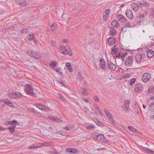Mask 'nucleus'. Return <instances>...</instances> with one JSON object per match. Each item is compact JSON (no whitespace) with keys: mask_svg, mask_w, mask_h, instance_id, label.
Wrapping results in <instances>:
<instances>
[{"mask_svg":"<svg viewBox=\"0 0 154 154\" xmlns=\"http://www.w3.org/2000/svg\"><path fill=\"white\" fill-rule=\"evenodd\" d=\"M147 56L149 58H150L153 57L154 55V51L152 50L148 49Z\"/></svg>","mask_w":154,"mask_h":154,"instance_id":"obj_19","label":"nucleus"},{"mask_svg":"<svg viewBox=\"0 0 154 154\" xmlns=\"http://www.w3.org/2000/svg\"><path fill=\"white\" fill-rule=\"evenodd\" d=\"M124 105H125V107L126 109V111H128L129 109V105H127V104Z\"/></svg>","mask_w":154,"mask_h":154,"instance_id":"obj_52","label":"nucleus"},{"mask_svg":"<svg viewBox=\"0 0 154 154\" xmlns=\"http://www.w3.org/2000/svg\"><path fill=\"white\" fill-rule=\"evenodd\" d=\"M94 121L95 123L99 126L101 127H103L104 126V125L101 122L99 121L97 119H94Z\"/></svg>","mask_w":154,"mask_h":154,"instance_id":"obj_18","label":"nucleus"},{"mask_svg":"<svg viewBox=\"0 0 154 154\" xmlns=\"http://www.w3.org/2000/svg\"><path fill=\"white\" fill-rule=\"evenodd\" d=\"M111 25L113 27L116 28L119 27V24L117 20H114L111 22Z\"/></svg>","mask_w":154,"mask_h":154,"instance_id":"obj_16","label":"nucleus"},{"mask_svg":"<svg viewBox=\"0 0 154 154\" xmlns=\"http://www.w3.org/2000/svg\"><path fill=\"white\" fill-rule=\"evenodd\" d=\"M128 54V53L127 52L124 53L121 56L122 59L123 60H124V58L125 56Z\"/></svg>","mask_w":154,"mask_h":154,"instance_id":"obj_46","label":"nucleus"},{"mask_svg":"<svg viewBox=\"0 0 154 154\" xmlns=\"http://www.w3.org/2000/svg\"><path fill=\"white\" fill-rule=\"evenodd\" d=\"M122 53H117L116 55L115 56V57L116 58H119L121 57L120 55Z\"/></svg>","mask_w":154,"mask_h":154,"instance_id":"obj_44","label":"nucleus"},{"mask_svg":"<svg viewBox=\"0 0 154 154\" xmlns=\"http://www.w3.org/2000/svg\"><path fill=\"white\" fill-rule=\"evenodd\" d=\"M110 12V11L109 9H107L105 11V15L108 16V15Z\"/></svg>","mask_w":154,"mask_h":154,"instance_id":"obj_49","label":"nucleus"},{"mask_svg":"<svg viewBox=\"0 0 154 154\" xmlns=\"http://www.w3.org/2000/svg\"><path fill=\"white\" fill-rule=\"evenodd\" d=\"M63 42L65 43H67L69 42V40L67 39H64L63 40Z\"/></svg>","mask_w":154,"mask_h":154,"instance_id":"obj_64","label":"nucleus"},{"mask_svg":"<svg viewBox=\"0 0 154 154\" xmlns=\"http://www.w3.org/2000/svg\"><path fill=\"white\" fill-rule=\"evenodd\" d=\"M143 149L144 150V151H145L148 153L153 154V152H154L150 149H147V148L144 147V148Z\"/></svg>","mask_w":154,"mask_h":154,"instance_id":"obj_31","label":"nucleus"},{"mask_svg":"<svg viewBox=\"0 0 154 154\" xmlns=\"http://www.w3.org/2000/svg\"><path fill=\"white\" fill-rule=\"evenodd\" d=\"M129 130L131 131L134 132L135 133H137V129L135 128H134L133 127L131 126H129L128 127Z\"/></svg>","mask_w":154,"mask_h":154,"instance_id":"obj_28","label":"nucleus"},{"mask_svg":"<svg viewBox=\"0 0 154 154\" xmlns=\"http://www.w3.org/2000/svg\"><path fill=\"white\" fill-rule=\"evenodd\" d=\"M130 104V102L128 100H125V101L124 105L127 104V105H129Z\"/></svg>","mask_w":154,"mask_h":154,"instance_id":"obj_55","label":"nucleus"},{"mask_svg":"<svg viewBox=\"0 0 154 154\" xmlns=\"http://www.w3.org/2000/svg\"><path fill=\"white\" fill-rule=\"evenodd\" d=\"M95 127V126L92 125H88L86 127V128L87 129H91L92 128H94Z\"/></svg>","mask_w":154,"mask_h":154,"instance_id":"obj_37","label":"nucleus"},{"mask_svg":"<svg viewBox=\"0 0 154 154\" xmlns=\"http://www.w3.org/2000/svg\"><path fill=\"white\" fill-rule=\"evenodd\" d=\"M101 67L103 69H106L105 66V63L104 59L103 58H100V60Z\"/></svg>","mask_w":154,"mask_h":154,"instance_id":"obj_15","label":"nucleus"},{"mask_svg":"<svg viewBox=\"0 0 154 154\" xmlns=\"http://www.w3.org/2000/svg\"><path fill=\"white\" fill-rule=\"evenodd\" d=\"M154 89V88L153 87L152 88H149L147 90V93H149V92H153V90Z\"/></svg>","mask_w":154,"mask_h":154,"instance_id":"obj_41","label":"nucleus"},{"mask_svg":"<svg viewBox=\"0 0 154 154\" xmlns=\"http://www.w3.org/2000/svg\"><path fill=\"white\" fill-rule=\"evenodd\" d=\"M66 48L64 46H61L59 48L60 52L61 51H64V49H66Z\"/></svg>","mask_w":154,"mask_h":154,"instance_id":"obj_38","label":"nucleus"},{"mask_svg":"<svg viewBox=\"0 0 154 154\" xmlns=\"http://www.w3.org/2000/svg\"><path fill=\"white\" fill-rule=\"evenodd\" d=\"M145 56V54L143 53L137 54L135 56V60L137 63H139L142 59H144V57Z\"/></svg>","mask_w":154,"mask_h":154,"instance_id":"obj_2","label":"nucleus"},{"mask_svg":"<svg viewBox=\"0 0 154 154\" xmlns=\"http://www.w3.org/2000/svg\"><path fill=\"white\" fill-rule=\"evenodd\" d=\"M110 120L111 121H112V122L113 123L114 122V120H113V118L111 116H110Z\"/></svg>","mask_w":154,"mask_h":154,"instance_id":"obj_63","label":"nucleus"},{"mask_svg":"<svg viewBox=\"0 0 154 154\" xmlns=\"http://www.w3.org/2000/svg\"><path fill=\"white\" fill-rule=\"evenodd\" d=\"M125 14L127 17L130 19H132L133 18V15L132 12L130 9L127 10L125 12Z\"/></svg>","mask_w":154,"mask_h":154,"instance_id":"obj_8","label":"nucleus"},{"mask_svg":"<svg viewBox=\"0 0 154 154\" xmlns=\"http://www.w3.org/2000/svg\"><path fill=\"white\" fill-rule=\"evenodd\" d=\"M81 92L82 93V94L86 96L87 95L86 90V89L84 88H82L81 90Z\"/></svg>","mask_w":154,"mask_h":154,"instance_id":"obj_30","label":"nucleus"},{"mask_svg":"<svg viewBox=\"0 0 154 154\" xmlns=\"http://www.w3.org/2000/svg\"><path fill=\"white\" fill-rule=\"evenodd\" d=\"M142 85L140 84H138L135 85V90L136 92H140L143 90Z\"/></svg>","mask_w":154,"mask_h":154,"instance_id":"obj_9","label":"nucleus"},{"mask_svg":"<svg viewBox=\"0 0 154 154\" xmlns=\"http://www.w3.org/2000/svg\"><path fill=\"white\" fill-rule=\"evenodd\" d=\"M94 101L96 102H98L99 101V99L98 97L96 95L94 97Z\"/></svg>","mask_w":154,"mask_h":154,"instance_id":"obj_43","label":"nucleus"},{"mask_svg":"<svg viewBox=\"0 0 154 154\" xmlns=\"http://www.w3.org/2000/svg\"><path fill=\"white\" fill-rule=\"evenodd\" d=\"M29 29H24L22 31L21 34H23V33H27L29 31Z\"/></svg>","mask_w":154,"mask_h":154,"instance_id":"obj_36","label":"nucleus"},{"mask_svg":"<svg viewBox=\"0 0 154 154\" xmlns=\"http://www.w3.org/2000/svg\"><path fill=\"white\" fill-rule=\"evenodd\" d=\"M14 93L15 99H18L22 96V94L19 92L15 91Z\"/></svg>","mask_w":154,"mask_h":154,"instance_id":"obj_22","label":"nucleus"},{"mask_svg":"<svg viewBox=\"0 0 154 154\" xmlns=\"http://www.w3.org/2000/svg\"><path fill=\"white\" fill-rule=\"evenodd\" d=\"M133 57L132 56H128L126 59L125 63L127 66H131L133 63Z\"/></svg>","mask_w":154,"mask_h":154,"instance_id":"obj_4","label":"nucleus"},{"mask_svg":"<svg viewBox=\"0 0 154 154\" xmlns=\"http://www.w3.org/2000/svg\"><path fill=\"white\" fill-rule=\"evenodd\" d=\"M136 79H135V78H133L131 79H130V84H129L130 85H134V83L136 81Z\"/></svg>","mask_w":154,"mask_h":154,"instance_id":"obj_32","label":"nucleus"},{"mask_svg":"<svg viewBox=\"0 0 154 154\" xmlns=\"http://www.w3.org/2000/svg\"><path fill=\"white\" fill-rule=\"evenodd\" d=\"M42 146H49V143H46L45 142L44 143H39L36 144V148H39Z\"/></svg>","mask_w":154,"mask_h":154,"instance_id":"obj_20","label":"nucleus"},{"mask_svg":"<svg viewBox=\"0 0 154 154\" xmlns=\"http://www.w3.org/2000/svg\"><path fill=\"white\" fill-rule=\"evenodd\" d=\"M84 107L85 108V112H89V109L88 108H87L85 106H84Z\"/></svg>","mask_w":154,"mask_h":154,"instance_id":"obj_58","label":"nucleus"},{"mask_svg":"<svg viewBox=\"0 0 154 154\" xmlns=\"http://www.w3.org/2000/svg\"><path fill=\"white\" fill-rule=\"evenodd\" d=\"M131 8L135 11H137L138 10V5L134 3H132L131 4Z\"/></svg>","mask_w":154,"mask_h":154,"instance_id":"obj_17","label":"nucleus"},{"mask_svg":"<svg viewBox=\"0 0 154 154\" xmlns=\"http://www.w3.org/2000/svg\"><path fill=\"white\" fill-rule=\"evenodd\" d=\"M109 67L112 70H114L116 68V66L114 64H113L112 66H110Z\"/></svg>","mask_w":154,"mask_h":154,"instance_id":"obj_39","label":"nucleus"},{"mask_svg":"<svg viewBox=\"0 0 154 154\" xmlns=\"http://www.w3.org/2000/svg\"><path fill=\"white\" fill-rule=\"evenodd\" d=\"M34 35L33 33H31L29 34L27 36V39L29 40H31L34 39Z\"/></svg>","mask_w":154,"mask_h":154,"instance_id":"obj_26","label":"nucleus"},{"mask_svg":"<svg viewBox=\"0 0 154 154\" xmlns=\"http://www.w3.org/2000/svg\"><path fill=\"white\" fill-rule=\"evenodd\" d=\"M94 107L95 109H97V110H99V107L96 104H94Z\"/></svg>","mask_w":154,"mask_h":154,"instance_id":"obj_62","label":"nucleus"},{"mask_svg":"<svg viewBox=\"0 0 154 154\" xmlns=\"http://www.w3.org/2000/svg\"><path fill=\"white\" fill-rule=\"evenodd\" d=\"M107 41V43L110 45H113L115 43L116 40L113 37H111L108 38Z\"/></svg>","mask_w":154,"mask_h":154,"instance_id":"obj_10","label":"nucleus"},{"mask_svg":"<svg viewBox=\"0 0 154 154\" xmlns=\"http://www.w3.org/2000/svg\"><path fill=\"white\" fill-rule=\"evenodd\" d=\"M9 97L11 98L15 99V95L14 92L10 93L8 95Z\"/></svg>","mask_w":154,"mask_h":154,"instance_id":"obj_34","label":"nucleus"},{"mask_svg":"<svg viewBox=\"0 0 154 154\" xmlns=\"http://www.w3.org/2000/svg\"><path fill=\"white\" fill-rule=\"evenodd\" d=\"M1 102H4L6 105H8L11 107L13 106V104L8 99H2L0 100Z\"/></svg>","mask_w":154,"mask_h":154,"instance_id":"obj_12","label":"nucleus"},{"mask_svg":"<svg viewBox=\"0 0 154 154\" xmlns=\"http://www.w3.org/2000/svg\"><path fill=\"white\" fill-rule=\"evenodd\" d=\"M123 78L125 79H128L130 77V75L128 74H126L125 75H124Z\"/></svg>","mask_w":154,"mask_h":154,"instance_id":"obj_51","label":"nucleus"},{"mask_svg":"<svg viewBox=\"0 0 154 154\" xmlns=\"http://www.w3.org/2000/svg\"><path fill=\"white\" fill-rule=\"evenodd\" d=\"M108 16L105 15H103V20L104 21H106L107 20Z\"/></svg>","mask_w":154,"mask_h":154,"instance_id":"obj_47","label":"nucleus"},{"mask_svg":"<svg viewBox=\"0 0 154 154\" xmlns=\"http://www.w3.org/2000/svg\"><path fill=\"white\" fill-rule=\"evenodd\" d=\"M17 122L16 120H14L12 121H9L8 122V124H17Z\"/></svg>","mask_w":154,"mask_h":154,"instance_id":"obj_35","label":"nucleus"},{"mask_svg":"<svg viewBox=\"0 0 154 154\" xmlns=\"http://www.w3.org/2000/svg\"><path fill=\"white\" fill-rule=\"evenodd\" d=\"M29 148L30 149H34L36 148V145H32L30 146L29 147Z\"/></svg>","mask_w":154,"mask_h":154,"instance_id":"obj_48","label":"nucleus"},{"mask_svg":"<svg viewBox=\"0 0 154 154\" xmlns=\"http://www.w3.org/2000/svg\"><path fill=\"white\" fill-rule=\"evenodd\" d=\"M110 35L112 36H114L116 35L117 32L116 30L114 28H111L110 30Z\"/></svg>","mask_w":154,"mask_h":154,"instance_id":"obj_21","label":"nucleus"},{"mask_svg":"<svg viewBox=\"0 0 154 154\" xmlns=\"http://www.w3.org/2000/svg\"><path fill=\"white\" fill-rule=\"evenodd\" d=\"M66 66L67 68L68 69V70L70 72L72 71V69L71 68V65L69 63H67L66 64Z\"/></svg>","mask_w":154,"mask_h":154,"instance_id":"obj_29","label":"nucleus"},{"mask_svg":"<svg viewBox=\"0 0 154 154\" xmlns=\"http://www.w3.org/2000/svg\"><path fill=\"white\" fill-rule=\"evenodd\" d=\"M108 64L109 67L112 66L113 64H114L111 61H109L108 62Z\"/></svg>","mask_w":154,"mask_h":154,"instance_id":"obj_61","label":"nucleus"},{"mask_svg":"<svg viewBox=\"0 0 154 154\" xmlns=\"http://www.w3.org/2000/svg\"><path fill=\"white\" fill-rule=\"evenodd\" d=\"M72 150V148H69L66 149V151L68 152H70V151Z\"/></svg>","mask_w":154,"mask_h":154,"instance_id":"obj_56","label":"nucleus"},{"mask_svg":"<svg viewBox=\"0 0 154 154\" xmlns=\"http://www.w3.org/2000/svg\"><path fill=\"white\" fill-rule=\"evenodd\" d=\"M60 53L64 55L68 54L69 56H71L72 55V52L70 51V49H64V51H61Z\"/></svg>","mask_w":154,"mask_h":154,"instance_id":"obj_13","label":"nucleus"},{"mask_svg":"<svg viewBox=\"0 0 154 154\" xmlns=\"http://www.w3.org/2000/svg\"><path fill=\"white\" fill-rule=\"evenodd\" d=\"M11 126L8 128V129L11 132H13L14 131V129L15 128L16 125L14 124H11Z\"/></svg>","mask_w":154,"mask_h":154,"instance_id":"obj_24","label":"nucleus"},{"mask_svg":"<svg viewBox=\"0 0 154 154\" xmlns=\"http://www.w3.org/2000/svg\"><path fill=\"white\" fill-rule=\"evenodd\" d=\"M139 17L140 18H144V15L143 14H140L139 15Z\"/></svg>","mask_w":154,"mask_h":154,"instance_id":"obj_59","label":"nucleus"},{"mask_svg":"<svg viewBox=\"0 0 154 154\" xmlns=\"http://www.w3.org/2000/svg\"><path fill=\"white\" fill-rule=\"evenodd\" d=\"M134 110L135 112L137 114H139V111L137 108L136 107H134Z\"/></svg>","mask_w":154,"mask_h":154,"instance_id":"obj_50","label":"nucleus"},{"mask_svg":"<svg viewBox=\"0 0 154 154\" xmlns=\"http://www.w3.org/2000/svg\"><path fill=\"white\" fill-rule=\"evenodd\" d=\"M29 111L30 112H35V109L33 108H30L29 109Z\"/></svg>","mask_w":154,"mask_h":154,"instance_id":"obj_57","label":"nucleus"},{"mask_svg":"<svg viewBox=\"0 0 154 154\" xmlns=\"http://www.w3.org/2000/svg\"><path fill=\"white\" fill-rule=\"evenodd\" d=\"M116 18L119 21L122 23L125 22L126 20V18L122 15H118L116 16Z\"/></svg>","mask_w":154,"mask_h":154,"instance_id":"obj_11","label":"nucleus"},{"mask_svg":"<svg viewBox=\"0 0 154 154\" xmlns=\"http://www.w3.org/2000/svg\"><path fill=\"white\" fill-rule=\"evenodd\" d=\"M151 75L149 73H146L143 74L142 77V81L144 82H149L150 79Z\"/></svg>","mask_w":154,"mask_h":154,"instance_id":"obj_5","label":"nucleus"},{"mask_svg":"<svg viewBox=\"0 0 154 154\" xmlns=\"http://www.w3.org/2000/svg\"><path fill=\"white\" fill-rule=\"evenodd\" d=\"M77 152V150L76 149H72V150L70 151L71 152L73 153H76Z\"/></svg>","mask_w":154,"mask_h":154,"instance_id":"obj_53","label":"nucleus"},{"mask_svg":"<svg viewBox=\"0 0 154 154\" xmlns=\"http://www.w3.org/2000/svg\"><path fill=\"white\" fill-rule=\"evenodd\" d=\"M57 27V24L56 23H54L51 26V29L54 32V29Z\"/></svg>","mask_w":154,"mask_h":154,"instance_id":"obj_33","label":"nucleus"},{"mask_svg":"<svg viewBox=\"0 0 154 154\" xmlns=\"http://www.w3.org/2000/svg\"><path fill=\"white\" fill-rule=\"evenodd\" d=\"M29 55L30 56L35 59H39L41 57L40 54L36 51H30Z\"/></svg>","mask_w":154,"mask_h":154,"instance_id":"obj_1","label":"nucleus"},{"mask_svg":"<svg viewBox=\"0 0 154 154\" xmlns=\"http://www.w3.org/2000/svg\"><path fill=\"white\" fill-rule=\"evenodd\" d=\"M143 20H140L139 21L137 22V23L139 25H140L141 24V23L143 22Z\"/></svg>","mask_w":154,"mask_h":154,"instance_id":"obj_60","label":"nucleus"},{"mask_svg":"<svg viewBox=\"0 0 154 154\" xmlns=\"http://www.w3.org/2000/svg\"><path fill=\"white\" fill-rule=\"evenodd\" d=\"M127 26L128 27H131V23L130 22H128L126 24V25L125 26V27Z\"/></svg>","mask_w":154,"mask_h":154,"instance_id":"obj_54","label":"nucleus"},{"mask_svg":"<svg viewBox=\"0 0 154 154\" xmlns=\"http://www.w3.org/2000/svg\"><path fill=\"white\" fill-rule=\"evenodd\" d=\"M54 69L57 72H59L61 74H63V73L60 71V68H54Z\"/></svg>","mask_w":154,"mask_h":154,"instance_id":"obj_40","label":"nucleus"},{"mask_svg":"<svg viewBox=\"0 0 154 154\" xmlns=\"http://www.w3.org/2000/svg\"><path fill=\"white\" fill-rule=\"evenodd\" d=\"M96 138L99 141L103 142L104 141L105 138L103 135L100 134L97 135Z\"/></svg>","mask_w":154,"mask_h":154,"instance_id":"obj_14","label":"nucleus"},{"mask_svg":"<svg viewBox=\"0 0 154 154\" xmlns=\"http://www.w3.org/2000/svg\"><path fill=\"white\" fill-rule=\"evenodd\" d=\"M16 3L22 7H26L28 5V3L25 0H17Z\"/></svg>","mask_w":154,"mask_h":154,"instance_id":"obj_6","label":"nucleus"},{"mask_svg":"<svg viewBox=\"0 0 154 154\" xmlns=\"http://www.w3.org/2000/svg\"><path fill=\"white\" fill-rule=\"evenodd\" d=\"M83 78V76L82 75L81 73H78V79H79V81H82V82H83V84L85 83V82L84 80H82Z\"/></svg>","mask_w":154,"mask_h":154,"instance_id":"obj_23","label":"nucleus"},{"mask_svg":"<svg viewBox=\"0 0 154 154\" xmlns=\"http://www.w3.org/2000/svg\"><path fill=\"white\" fill-rule=\"evenodd\" d=\"M104 112L106 116L111 115V113L106 109H104Z\"/></svg>","mask_w":154,"mask_h":154,"instance_id":"obj_42","label":"nucleus"},{"mask_svg":"<svg viewBox=\"0 0 154 154\" xmlns=\"http://www.w3.org/2000/svg\"><path fill=\"white\" fill-rule=\"evenodd\" d=\"M24 89L26 93L28 94L31 95L32 96L34 95L35 94L33 92L32 88L29 85H26L24 87Z\"/></svg>","mask_w":154,"mask_h":154,"instance_id":"obj_3","label":"nucleus"},{"mask_svg":"<svg viewBox=\"0 0 154 154\" xmlns=\"http://www.w3.org/2000/svg\"><path fill=\"white\" fill-rule=\"evenodd\" d=\"M148 6V3L143 1L141 2L140 3V6L141 8H143L144 7H147Z\"/></svg>","mask_w":154,"mask_h":154,"instance_id":"obj_27","label":"nucleus"},{"mask_svg":"<svg viewBox=\"0 0 154 154\" xmlns=\"http://www.w3.org/2000/svg\"><path fill=\"white\" fill-rule=\"evenodd\" d=\"M50 65L51 67H54L56 66V63L55 62H52L51 63Z\"/></svg>","mask_w":154,"mask_h":154,"instance_id":"obj_45","label":"nucleus"},{"mask_svg":"<svg viewBox=\"0 0 154 154\" xmlns=\"http://www.w3.org/2000/svg\"><path fill=\"white\" fill-rule=\"evenodd\" d=\"M149 108L150 111L154 112V102L153 101H152V102L150 104Z\"/></svg>","mask_w":154,"mask_h":154,"instance_id":"obj_25","label":"nucleus"},{"mask_svg":"<svg viewBox=\"0 0 154 154\" xmlns=\"http://www.w3.org/2000/svg\"><path fill=\"white\" fill-rule=\"evenodd\" d=\"M36 106L39 109L45 112L48 111L49 109L48 108L45 106L41 104H37L36 105Z\"/></svg>","mask_w":154,"mask_h":154,"instance_id":"obj_7","label":"nucleus"}]
</instances>
